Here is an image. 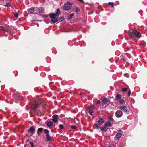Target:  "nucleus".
<instances>
[{"label":"nucleus","instance_id":"7c9ffc66","mask_svg":"<svg viewBox=\"0 0 147 147\" xmlns=\"http://www.w3.org/2000/svg\"><path fill=\"white\" fill-rule=\"evenodd\" d=\"M124 102V100L123 99H121L119 100V103L120 104H122Z\"/></svg>","mask_w":147,"mask_h":147},{"label":"nucleus","instance_id":"37998d69","mask_svg":"<svg viewBox=\"0 0 147 147\" xmlns=\"http://www.w3.org/2000/svg\"><path fill=\"white\" fill-rule=\"evenodd\" d=\"M14 16L16 18H17L18 17V14L17 13H15L14 14Z\"/></svg>","mask_w":147,"mask_h":147},{"label":"nucleus","instance_id":"20e7f679","mask_svg":"<svg viewBox=\"0 0 147 147\" xmlns=\"http://www.w3.org/2000/svg\"><path fill=\"white\" fill-rule=\"evenodd\" d=\"M13 97L16 101L18 100H21L22 99L21 94L19 93H15L13 95Z\"/></svg>","mask_w":147,"mask_h":147},{"label":"nucleus","instance_id":"1a4fd4ad","mask_svg":"<svg viewBox=\"0 0 147 147\" xmlns=\"http://www.w3.org/2000/svg\"><path fill=\"white\" fill-rule=\"evenodd\" d=\"M106 124H104V125L103 127H100V129L101 130L105 132H106L108 130V128H107Z\"/></svg>","mask_w":147,"mask_h":147},{"label":"nucleus","instance_id":"b1692460","mask_svg":"<svg viewBox=\"0 0 147 147\" xmlns=\"http://www.w3.org/2000/svg\"><path fill=\"white\" fill-rule=\"evenodd\" d=\"M39 12L40 13H45L44 9L42 7L40 8L39 9Z\"/></svg>","mask_w":147,"mask_h":147},{"label":"nucleus","instance_id":"ddd939ff","mask_svg":"<svg viewBox=\"0 0 147 147\" xmlns=\"http://www.w3.org/2000/svg\"><path fill=\"white\" fill-rule=\"evenodd\" d=\"M45 138L47 141H50L51 140V138L49 134H47L46 135Z\"/></svg>","mask_w":147,"mask_h":147},{"label":"nucleus","instance_id":"c9c22d12","mask_svg":"<svg viewBox=\"0 0 147 147\" xmlns=\"http://www.w3.org/2000/svg\"><path fill=\"white\" fill-rule=\"evenodd\" d=\"M121 59L124 61H126V59L125 58V57L123 56H121Z\"/></svg>","mask_w":147,"mask_h":147},{"label":"nucleus","instance_id":"5701e85b","mask_svg":"<svg viewBox=\"0 0 147 147\" xmlns=\"http://www.w3.org/2000/svg\"><path fill=\"white\" fill-rule=\"evenodd\" d=\"M44 102V101L42 99H40L39 100L38 102V103L39 105H40V104H42V103H43Z\"/></svg>","mask_w":147,"mask_h":147},{"label":"nucleus","instance_id":"72a5a7b5","mask_svg":"<svg viewBox=\"0 0 147 147\" xmlns=\"http://www.w3.org/2000/svg\"><path fill=\"white\" fill-rule=\"evenodd\" d=\"M97 104H100L101 102L100 101L96 99L95 100Z\"/></svg>","mask_w":147,"mask_h":147},{"label":"nucleus","instance_id":"ea45409f","mask_svg":"<svg viewBox=\"0 0 147 147\" xmlns=\"http://www.w3.org/2000/svg\"><path fill=\"white\" fill-rule=\"evenodd\" d=\"M29 143L30 144L31 146V147H34V144L33 142H29Z\"/></svg>","mask_w":147,"mask_h":147},{"label":"nucleus","instance_id":"2eb2a0df","mask_svg":"<svg viewBox=\"0 0 147 147\" xmlns=\"http://www.w3.org/2000/svg\"><path fill=\"white\" fill-rule=\"evenodd\" d=\"M53 123L51 121H48L47 123V125L49 127H51L53 126Z\"/></svg>","mask_w":147,"mask_h":147},{"label":"nucleus","instance_id":"f8f14e48","mask_svg":"<svg viewBox=\"0 0 147 147\" xmlns=\"http://www.w3.org/2000/svg\"><path fill=\"white\" fill-rule=\"evenodd\" d=\"M122 135V134L120 132H119L117 133L115 135V138L117 140H119L120 137Z\"/></svg>","mask_w":147,"mask_h":147},{"label":"nucleus","instance_id":"cd10ccee","mask_svg":"<svg viewBox=\"0 0 147 147\" xmlns=\"http://www.w3.org/2000/svg\"><path fill=\"white\" fill-rule=\"evenodd\" d=\"M128 89V88H123L121 89V91L123 92H126Z\"/></svg>","mask_w":147,"mask_h":147},{"label":"nucleus","instance_id":"9d476101","mask_svg":"<svg viewBox=\"0 0 147 147\" xmlns=\"http://www.w3.org/2000/svg\"><path fill=\"white\" fill-rule=\"evenodd\" d=\"M101 102L103 105H106L108 102V99L106 98H104Z\"/></svg>","mask_w":147,"mask_h":147},{"label":"nucleus","instance_id":"4468645a","mask_svg":"<svg viewBox=\"0 0 147 147\" xmlns=\"http://www.w3.org/2000/svg\"><path fill=\"white\" fill-rule=\"evenodd\" d=\"M35 10L34 9L33 7H31L28 10V12L30 14L33 13Z\"/></svg>","mask_w":147,"mask_h":147},{"label":"nucleus","instance_id":"a18cd8bd","mask_svg":"<svg viewBox=\"0 0 147 147\" xmlns=\"http://www.w3.org/2000/svg\"><path fill=\"white\" fill-rule=\"evenodd\" d=\"M27 146V144H25V146H24V147H26V146Z\"/></svg>","mask_w":147,"mask_h":147},{"label":"nucleus","instance_id":"2f4dec72","mask_svg":"<svg viewBox=\"0 0 147 147\" xmlns=\"http://www.w3.org/2000/svg\"><path fill=\"white\" fill-rule=\"evenodd\" d=\"M59 128L61 129H63L64 127L63 125L62 124H60L59 125Z\"/></svg>","mask_w":147,"mask_h":147},{"label":"nucleus","instance_id":"a19ab883","mask_svg":"<svg viewBox=\"0 0 147 147\" xmlns=\"http://www.w3.org/2000/svg\"><path fill=\"white\" fill-rule=\"evenodd\" d=\"M131 93V90L130 89H129V91L128 92V96H130V95Z\"/></svg>","mask_w":147,"mask_h":147},{"label":"nucleus","instance_id":"de8ad7c7","mask_svg":"<svg viewBox=\"0 0 147 147\" xmlns=\"http://www.w3.org/2000/svg\"><path fill=\"white\" fill-rule=\"evenodd\" d=\"M108 147H112L111 146H109Z\"/></svg>","mask_w":147,"mask_h":147},{"label":"nucleus","instance_id":"4c0bfd02","mask_svg":"<svg viewBox=\"0 0 147 147\" xmlns=\"http://www.w3.org/2000/svg\"><path fill=\"white\" fill-rule=\"evenodd\" d=\"M64 19L65 18L63 16H62L60 18V20L61 21H63Z\"/></svg>","mask_w":147,"mask_h":147},{"label":"nucleus","instance_id":"49530a36","mask_svg":"<svg viewBox=\"0 0 147 147\" xmlns=\"http://www.w3.org/2000/svg\"><path fill=\"white\" fill-rule=\"evenodd\" d=\"M0 0L1 1H4V0Z\"/></svg>","mask_w":147,"mask_h":147},{"label":"nucleus","instance_id":"e433bc0d","mask_svg":"<svg viewBox=\"0 0 147 147\" xmlns=\"http://www.w3.org/2000/svg\"><path fill=\"white\" fill-rule=\"evenodd\" d=\"M71 128L73 129H76V127L75 125H72L71 126Z\"/></svg>","mask_w":147,"mask_h":147},{"label":"nucleus","instance_id":"f03ea898","mask_svg":"<svg viewBox=\"0 0 147 147\" xmlns=\"http://www.w3.org/2000/svg\"><path fill=\"white\" fill-rule=\"evenodd\" d=\"M71 3L68 2L65 4L64 7H63V9L65 11L69 10L71 9Z\"/></svg>","mask_w":147,"mask_h":147},{"label":"nucleus","instance_id":"f704fd0d","mask_svg":"<svg viewBox=\"0 0 147 147\" xmlns=\"http://www.w3.org/2000/svg\"><path fill=\"white\" fill-rule=\"evenodd\" d=\"M88 113L91 116L93 115V111H92L88 110Z\"/></svg>","mask_w":147,"mask_h":147},{"label":"nucleus","instance_id":"8fccbe9b","mask_svg":"<svg viewBox=\"0 0 147 147\" xmlns=\"http://www.w3.org/2000/svg\"><path fill=\"white\" fill-rule=\"evenodd\" d=\"M37 113H38V116H39V114H38V112H37Z\"/></svg>","mask_w":147,"mask_h":147},{"label":"nucleus","instance_id":"f257e3e1","mask_svg":"<svg viewBox=\"0 0 147 147\" xmlns=\"http://www.w3.org/2000/svg\"><path fill=\"white\" fill-rule=\"evenodd\" d=\"M128 35L131 39L134 40L136 38H139L141 36V34L135 29H131L128 31Z\"/></svg>","mask_w":147,"mask_h":147},{"label":"nucleus","instance_id":"09e8293b","mask_svg":"<svg viewBox=\"0 0 147 147\" xmlns=\"http://www.w3.org/2000/svg\"><path fill=\"white\" fill-rule=\"evenodd\" d=\"M29 139H28L27 140V141L28 142V141H29Z\"/></svg>","mask_w":147,"mask_h":147},{"label":"nucleus","instance_id":"a211bd4d","mask_svg":"<svg viewBox=\"0 0 147 147\" xmlns=\"http://www.w3.org/2000/svg\"><path fill=\"white\" fill-rule=\"evenodd\" d=\"M121 95L120 94H117L115 96V100H117L120 99L121 98Z\"/></svg>","mask_w":147,"mask_h":147},{"label":"nucleus","instance_id":"6ab92c4d","mask_svg":"<svg viewBox=\"0 0 147 147\" xmlns=\"http://www.w3.org/2000/svg\"><path fill=\"white\" fill-rule=\"evenodd\" d=\"M39 105L38 103L37 104H35L32 105L31 106V107L32 109L36 108L38 107L39 106Z\"/></svg>","mask_w":147,"mask_h":147},{"label":"nucleus","instance_id":"c03bdc74","mask_svg":"<svg viewBox=\"0 0 147 147\" xmlns=\"http://www.w3.org/2000/svg\"><path fill=\"white\" fill-rule=\"evenodd\" d=\"M44 17L48 18V15H44Z\"/></svg>","mask_w":147,"mask_h":147},{"label":"nucleus","instance_id":"c85d7f7f","mask_svg":"<svg viewBox=\"0 0 147 147\" xmlns=\"http://www.w3.org/2000/svg\"><path fill=\"white\" fill-rule=\"evenodd\" d=\"M108 119L110 121H113L114 120L110 116L108 118Z\"/></svg>","mask_w":147,"mask_h":147},{"label":"nucleus","instance_id":"423d86ee","mask_svg":"<svg viewBox=\"0 0 147 147\" xmlns=\"http://www.w3.org/2000/svg\"><path fill=\"white\" fill-rule=\"evenodd\" d=\"M115 115L117 118L121 117L123 115V113L120 110H117L115 113Z\"/></svg>","mask_w":147,"mask_h":147},{"label":"nucleus","instance_id":"393cba45","mask_svg":"<svg viewBox=\"0 0 147 147\" xmlns=\"http://www.w3.org/2000/svg\"><path fill=\"white\" fill-rule=\"evenodd\" d=\"M80 10V8L78 7H76L75 9V12L77 13V14L78 15V12Z\"/></svg>","mask_w":147,"mask_h":147},{"label":"nucleus","instance_id":"aec40b11","mask_svg":"<svg viewBox=\"0 0 147 147\" xmlns=\"http://www.w3.org/2000/svg\"><path fill=\"white\" fill-rule=\"evenodd\" d=\"M105 123V124H106L107 127H111L112 125L111 123L109 121H106Z\"/></svg>","mask_w":147,"mask_h":147},{"label":"nucleus","instance_id":"a878e982","mask_svg":"<svg viewBox=\"0 0 147 147\" xmlns=\"http://www.w3.org/2000/svg\"><path fill=\"white\" fill-rule=\"evenodd\" d=\"M108 4L110 6L111 5V7L112 8H113L114 6V3L113 2H109L108 3Z\"/></svg>","mask_w":147,"mask_h":147},{"label":"nucleus","instance_id":"39448f33","mask_svg":"<svg viewBox=\"0 0 147 147\" xmlns=\"http://www.w3.org/2000/svg\"><path fill=\"white\" fill-rule=\"evenodd\" d=\"M96 122V123L98 125V124L99 126H101V125L104 123V120L102 118L100 117L98 119H97Z\"/></svg>","mask_w":147,"mask_h":147},{"label":"nucleus","instance_id":"0eeeda50","mask_svg":"<svg viewBox=\"0 0 147 147\" xmlns=\"http://www.w3.org/2000/svg\"><path fill=\"white\" fill-rule=\"evenodd\" d=\"M119 109L123 111L126 114L128 113V110L125 106H121L119 107Z\"/></svg>","mask_w":147,"mask_h":147},{"label":"nucleus","instance_id":"dca6fc26","mask_svg":"<svg viewBox=\"0 0 147 147\" xmlns=\"http://www.w3.org/2000/svg\"><path fill=\"white\" fill-rule=\"evenodd\" d=\"M43 129L42 128H40L38 129L37 131V133L38 135L40 134V133L42 132Z\"/></svg>","mask_w":147,"mask_h":147},{"label":"nucleus","instance_id":"58836bf2","mask_svg":"<svg viewBox=\"0 0 147 147\" xmlns=\"http://www.w3.org/2000/svg\"><path fill=\"white\" fill-rule=\"evenodd\" d=\"M95 125H96V129H98L99 128V125H98H98L96 123H95Z\"/></svg>","mask_w":147,"mask_h":147},{"label":"nucleus","instance_id":"7ed1b4c3","mask_svg":"<svg viewBox=\"0 0 147 147\" xmlns=\"http://www.w3.org/2000/svg\"><path fill=\"white\" fill-rule=\"evenodd\" d=\"M50 17L51 18V22L53 23H55L57 22L58 20L56 18L57 16L55 15V14L53 13H51L49 15Z\"/></svg>","mask_w":147,"mask_h":147},{"label":"nucleus","instance_id":"412c9836","mask_svg":"<svg viewBox=\"0 0 147 147\" xmlns=\"http://www.w3.org/2000/svg\"><path fill=\"white\" fill-rule=\"evenodd\" d=\"M4 6L8 7H11V4L9 2H7L5 4L3 5Z\"/></svg>","mask_w":147,"mask_h":147},{"label":"nucleus","instance_id":"c756f323","mask_svg":"<svg viewBox=\"0 0 147 147\" xmlns=\"http://www.w3.org/2000/svg\"><path fill=\"white\" fill-rule=\"evenodd\" d=\"M74 13H72V14H71L69 15V19H71L72 18V16H74Z\"/></svg>","mask_w":147,"mask_h":147},{"label":"nucleus","instance_id":"f3484780","mask_svg":"<svg viewBox=\"0 0 147 147\" xmlns=\"http://www.w3.org/2000/svg\"><path fill=\"white\" fill-rule=\"evenodd\" d=\"M60 14V10L59 9H57V11L55 14H54L55 15L57 16H58Z\"/></svg>","mask_w":147,"mask_h":147},{"label":"nucleus","instance_id":"6e6552de","mask_svg":"<svg viewBox=\"0 0 147 147\" xmlns=\"http://www.w3.org/2000/svg\"><path fill=\"white\" fill-rule=\"evenodd\" d=\"M58 117V116L57 115L55 114L52 116L53 119L52 120L54 123L56 122L57 121V118Z\"/></svg>","mask_w":147,"mask_h":147},{"label":"nucleus","instance_id":"4be33fe9","mask_svg":"<svg viewBox=\"0 0 147 147\" xmlns=\"http://www.w3.org/2000/svg\"><path fill=\"white\" fill-rule=\"evenodd\" d=\"M94 106L93 105H92L89 106L88 108L89 110L92 111V110L94 109Z\"/></svg>","mask_w":147,"mask_h":147},{"label":"nucleus","instance_id":"9b49d317","mask_svg":"<svg viewBox=\"0 0 147 147\" xmlns=\"http://www.w3.org/2000/svg\"><path fill=\"white\" fill-rule=\"evenodd\" d=\"M35 130V128L33 127H30V129H29V131L31 133L32 135L33 134Z\"/></svg>","mask_w":147,"mask_h":147},{"label":"nucleus","instance_id":"473e14b6","mask_svg":"<svg viewBox=\"0 0 147 147\" xmlns=\"http://www.w3.org/2000/svg\"><path fill=\"white\" fill-rule=\"evenodd\" d=\"M44 131L45 133L47 134H49V130L46 129H44Z\"/></svg>","mask_w":147,"mask_h":147},{"label":"nucleus","instance_id":"bb28decb","mask_svg":"<svg viewBox=\"0 0 147 147\" xmlns=\"http://www.w3.org/2000/svg\"><path fill=\"white\" fill-rule=\"evenodd\" d=\"M0 29L4 31H7V29L6 28H5L4 27L1 26V27Z\"/></svg>","mask_w":147,"mask_h":147},{"label":"nucleus","instance_id":"79ce46f5","mask_svg":"<svg viewBox=\"0 0 147 147\" xmlns=\"http://www.w3.org/2000/svg\"><path fill=\"white\" fill-rule=\"evenodd\" d=\"M78 1L82 3H84V1L83 0H78Z\"/></svg>","mask_w":147,"mask_h":147}]
</instances>
